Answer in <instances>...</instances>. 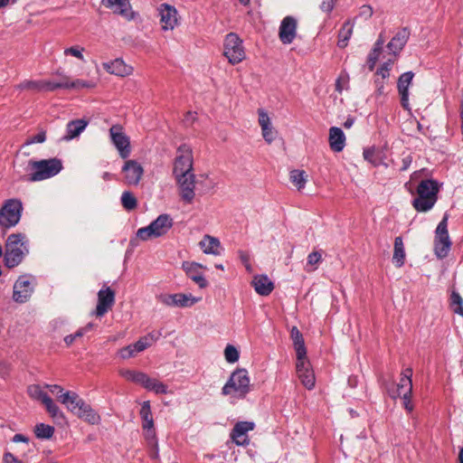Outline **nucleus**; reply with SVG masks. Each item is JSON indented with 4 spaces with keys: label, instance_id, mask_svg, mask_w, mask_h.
Masks as SVG:
<instances>
[{
    "label": "nucleus",
    "instance_id": "f257e3e1",
    "mask_svg": "<svg viewBox=\"0 0 463 463\" xmlns=\"http://www.w3.org/2000/svg\"><path fill=\"white\" fill-rule=\"evenodd\" d=\"M5 247V265L12 269L18 266L29 253V240L24 233H12L7 237Z\"/></svg>",
    "mask_w": 463,
    "mask_h": 463
},
{
    "label": "nucleus",
    "instance_id": "f03ea898",
    "mask_svg": "<svg viewBox=\"0 0 463 463\" xmlns=\"http://www.w3.org/2000/svg\"><path fill=\"white\" fill-rule=\"evenodd\" d=\"M28 168L33 173L24 176V180L38 182L58 175L62 169V163L56 157L39 161L29 160Z\"/></svg>",
    "mask_w": 463,
    "mask_h": 463
},
{
    "label": "nucleus",
    "instance_id": "7ed1b4c3",
    "mask_svg": "<svg viewBox=\"0 0 463 463\" xmlns=\"http://www.w3.org/2000/svg\"><path fill=\"white\" fill-rule=\"evenodd\" d=\"M439 186L437 182L422 180L417 187V197L412 201V206L418 212H428L438 200Z\"/></svg>",
    "mask_w": 463,
    "mask_h": 463
},
{
    "label": "nucleus",
    "instance_id": "20e7f679",
    "mask_svg": "<svg viewBox=\"0 0 463 463\" xmlns=\"http://www.w3.org/2000/svg\"><path fill=\"white\" fill-rule=\"evenodd\" d=\"M24 211L23 203L18 198L5 200L0 207V230L6 232L15 227L22 217Z\"/></svg>",
    "mask_w": 463,
    "mask_h": 463
},
{
    "label": "nucleus",
    "instance_id": "39448f33",
    "mask_svg": "<svg viewBox=\"0 0 463 463\" xmlns=\"http://www.w3.org/2000/svg\"><path fill=\"white\" fill-rule=\"evenodd\" d=\"M250 391V377L245 369L234 371L230 379L222 389L223 395H234L237 398H244Z\"/></svg>",
    "mask_w": 463,
    "mask_h": 463
},
{
    "label": "nucleus",
    "instance_id": "423d86ee",
    "mask_svg": "<svg viewBox=\"0 0 463 463\" xmlns=\"http://www.w3.org/2000/svg\"><path fill=\"white\" fill-rule=\"evenodd\" d=\"M173 223V219L169 214H160L148 226L138 229L137 236L142 241L163 236L172 228Z\"/></svg>",
    "mask_w": 463,
    "mask_h": 463
},
{
    "label": "nucleus",
    "instance_id": "0eeeda50",
    "mask_svg": "<svg viewBox=\"0 0 463 463\" xmlns=\"http://www.w3.org/2000/svg\"><path fill=\"white\" fill-rule=\"evenodd\" d=\"M448 214H445L435 231L434 251L439 259L448 256L452 244L448 231Z\"/></svg>",
    "mask_w": 463,
    "mask_h": 463
},
{
    "label": "nucleus",
    "instance_id": "6e6552de",
    "mask_svg": "<svg viewBox=\"0 0 463 463\" xmlns=\"http://www.w3.org/2000/svg\"><path fill=\"white\" fill-rule=\"evenodd\" d=\"M223 54L232 64H237L245 59V51L242 41L233 33L226 35L224 40Z\"/></svg>",
    "mask_w": 463,
    "mask_h": 463
},
{
    "label": "nucleus",
    "instance_id": "1a4fd4ad",
    "mask_svg": "<svg viewBox=\"0 0 463 463\" xmlns=\"http://www.w3.org/2000/svg\"><path fill=\"white\" fill-rule=\"evenodd\" d=\"M193 151L188 145H182L177 148L174 164V175H181L193 173Z\"/></svg>",
    "mask_w": 463,
    "mask_h": 463
},
{
    "label": "nucleus",
    "instance_id": "9d476101",
    "mask_svg": "<svg viewBox=\"0 0 463 463\" xmlns=\"http://www.w3.org/2000/svg\"><path fill=\"white\" fill-rule=\"evenodd\" d=\"M111 142L123 159H127L131 154L129 137L124 133L120 125H113L109 129Z\"/></svg>",
    "mask_w": 463,
    "mask_h": 463
},
{
    "label": "nucleus",
    "instance_id": "9b49d317",
    "mask_svg": "<svg viewBox=\"0 0 463 463\" xmlns=\"http://www.w3.org/2000/svg\"><path fill=\"white\" fill-rule=\"evenodd\" d=\"M179 195L181 199L188 204L193 203L195 197V175L194 173L187 175H175Z\"/></svg>",
    "mask_w": 463,
    "mask_h": 463
},
{
    "label": "nucleus",
    "instance_id": "f8f14e48",
    "mask_svg": "<svg viewBox=\"0 0 463 463\" xmlns=\"http://www.w3.org/2000/svg\"><path fill=\"white\" fill-rule=\"evenodd\" d=\"M158 300L168 307H188L201 301V298L194 297L192 294H165L158 297Z\"/></svg>",
    "mask_w": 463,
    "mask_h": 463
},
{
    "label": "nucleus",
    "instance_id": "ddd939ff",
    "mask_svg": "<svg viewBox=\"0 0 463 463\" xmlns=\"http://www.w3.org/2000/svg\"><path fill=\"white\" fill-rule=\"evenodd\" d=\"M123 181L128 185H137L144 175L143 166L134 159H128L122 166Z\"/></svg>",
    "mask_w": 463,
    "mask_h": 463
},
{
    "label": "nucleus",
    "instance_id": "4468645a",
    "mask_svg": "<svg viewBox=\"0 0 463 463\" xmlns=\"http://www.w3.org/2000/svg\"><path fill=\"white\" fill-rule=\"evenodd\" d=\"M296 371L302 384L308 390L313 389L316 378L307 355L301 357V359L297 358Z\"/></svg>",
    "mask_w": 463,
    "mask_h": 463
},
{
    "label": "nucleus",
    "instance_id": "2eb2a0df",
    "mask_svg": "<svg viewBox=\"0 0 463 463\" xmlns=\"http://www.w3.org/2000/svg\"><path fill=\"white\" fill-rule=\"evenodd\" d=\"M115 303V291L107 287L98 292V305L93 312L95 316L101 317L111 309Z\"/></svg>",
    "mask_w": 463,
    "mask_h": 463
},
{
    "label": "nucleus",
    "instance_id": "dca6fc26",
    "mask_svg": "<svg viewBox=\"0 0 463 463\" xmlns=\"http://www.w3.org/2000/svg\"><path fill=\"white\" fill-rule=\"evenodd\" d=\"M161 28L164 31L174 30L178 24L176 9L167 4H162L158 9Z\"/></svg>",
    "mask_w": 463,
    "mask_h": 463
},
{
    "label": "nucleus",
    "instance_id": "f3484780",
    "mask_svg": "<svg viewBox=\"0 0 463 463\" xmlns=\"http://www.w3.org/2000/svg\"><path fill=\"white\" fill-rule=\"evenodd\" d=\"M182 268L187 277L196 283L200 288H205L208 286L206 279L200 270L202 269H206L205 266L194 261H184Z\"/></svg>",
    "mask_w": 463,
    "mask_h": 463
},
{
    "label": "nucleus",
    "instance_id": "a211bd4d",
    "mask_svg": "<svg viewBox=\"0 0 463 463\" xmlns=\"http://www.w3.org/2000/svg\"><path fill=\"white\" fill-rule=\"evenodd\" d=\"M33 293L31 280L26 276H21L14 285L13 298L15 302H26Z\"/></svg>",
    "mask_w": 463,
    "mask_h": 463
},
{
    "label": "nucleus",
    "instance_id": "6ab92c4d",
    "mask_svg": "<svg viewBox=\"0 0 463 463\" xmlns=\"http://www.w3.org/2000/svg\"><path fill=\"white\" fill-rule=\"evenodd\" d=\"M253 429V422L240 421L234 425L231 432V439L238 446H246L249 444L248 432Z\"/></svg>",
    "mask_w": 463,
    "mask_h": 463
},
{
    "label": "nucleus",
    "instance_id": "aec40b11",
    "mask_svg": "<svg viewBox=\"0 0 463 463\" xmlns=\"http://www.w3.org/2000/svg\"><path fill=\"white\" fill-rule=\"evenodd\" d=\"M297 34V21L291 17H285L279 26V36L284 44L291 43Z\"/></svg>",
    "mask_w": 463,
    "mask_h": 463
},
{
    "label": "nucleus",
    "instance_id": "412c9836",
    "mask_svg": "<svg viewBox=\"0 0 463 463\" xmlns=\"http://www.w3.org/2000/svg\"><path fill=\"white\" fill-rule=\"evenodd\" d=\"M409 37L410 31L407 28H402L389 42V43L387 44V49L389 50L390 54L392 55V59H396L397 55L401 52V51L407 43Z\"/></svg>",
    "mask_w": 463,
    "mask_h": 463
},
{
    "label": "nucleus",
    "instance_id": "4be33fe9",
    "mask_svg": "<svg viewBox=\"0 0 463 463\" xmlns=\"http://www.w3.org/2000/svg\"><path fill=\"white\" fill-rule=\"evenodd\" d=\"M413 77V72H404L399 77L397 83L398 92L401 96V104L406 109H409V87L411 84Z\"/></svg>",
    "mask_w": 463,
    "mask_h": 463
},
{
    "label": "nucleus",
    "instance_id": "5701e85b",
    "mask_svg": "<svg viewBox=\"0 0 463 463\" xmlns=\"http://www.w3.org/2000/svg\"><path fill=\"white\" fill-rule=\"evenodd\" d=\"M258 114L262 137L268 144H271L276 137V131L272 128L270 118L263 109H259Z\"/></svg>",
    "mask_w": 463,
    "mask_h": 463
},
{
    "label": "nucleus",
    "instance_id": "b1692460",
    "mask_svg": "<svg viewBox=\"0 0 463 463\" xmlns=\"http://www.w3.org/2000/svg\"><path fill=\"white\" fill-rule=\"evenodd\" d=\"M103 68L110 74L125 77L132 73L133 68L127 65L121 59H116L109 62H104Z\"/></svg>",
    "mask_w": 463,
    "mask_h": 463
},
{
    "label": "nucleus",
    "instance_id": "393cba45",
    "mask_svg": "<svg viewBox=\"0 0 463 463\" xmlns=\"http://www.w3.org/2000/svg\"><path fill=\"white\" fill-rule=\"evenodd\" d=\"M201 250L205 254L219 256L222 253V248L219 239L205 234L199 242Z\"/></svg>",
    "mask_w": 463,
    "mask_h": 463
},
{
    "label": "nucleus",
    "instance_id": "a878e982",
    "mask_svg": "<svg viewBox=\"0 0 463 463\" xmlns=\"http://www.w3.org/2000/svg\"><path fill=\"white\" fill-rule=\"evenodd\" d=\"M251 284L255 291L261 296H268L274 289L273 282L266 275L255 276Z\"/></svg>",
    "mask_w": 463,
    "mask_h": 463
},
{
    "label": "nucleus",
    "instance_id": "bb28decb",
    "mask_svg": "<svg viewBox=\"0 0 463 463\" xmlns=\"http://www.w3.org/2000/svg\"><path fill=\"white\" fill-rule=\"evenodd\" d=\"M73 414L77 415L80 419L87 421L90 424H98L100 421V416L87 404L84 401L79 405L78 411Z\"/></svg>",
    "mask_w": 463,
    "mask_h": 463
},
{
    "label": "nucleus",
    "instance_id": "cd10ccee",
    "mask_svg": "<svg viewBox=\"0 0 463 463\" xmlns=\"http://www.w3.org/2000/svg\"><path fill=\"white\" fill-rule=\"evenodd\" d=\"M89 121L80 118L68 122L66 126V135L62 137L63 140L69 141L80 135V133L87 128Z\"/></svg>",
    "mask_w": 463,
    "mask_h": 463
},
{
    "label": "nucleus",
    "instance_id": "c85d7f7f",
    "mask_svg": "<svg viewBox=\"0 0 463 463\" xmlns=\"http://www.w3.org/2000/svg\"><path fill=\"white\" fill-rule=\"evenodd\" d=\"M329 145L335 152H341L345 146V136L343 130L337 127L329 129Z\"/></svg>",
    "mask_w": 463,
    "mask_h": 463
},
{
    "label": "nucleus",
    "instance_id": "c756f323",
    "mask_svg": "<svg viewBox=\"0 0 463 463\" xmlns=\"http://www.w3.org/2000/svg\"><path fill=\"white\" fill-rule=\"evenodd\" d=\"M59 399L61 402L72 413L78 411L79 405L83 402V400L74 392H65L60 395Z\"/></svg>",
    "mask_w": 463,
    "mask_h": 463
},
{
    "label": "nucleus",
    "instance_id": "7c9ffc66",
    "mask_svg": "<svg viewBox=\"0 0 463 463\" xmlns=\"http://www.w3.org/2000/svg\"><path fill=\"white\" fill-rule=\"evenodd\" d=\"M290 336L296 350L297 358L301 359V357L307 355V349L303 335L297 326H293L290 332Z\"/></svg>",
    "mask_w": 463,
    "mask_h": 463
},
{
    "label": "nucleus",
    "instance_id": "2f4dec72",
    "mask_svg": "<svg viewBox=\"0 0 463 463\" xmlns=\"http://www.w3.org/2000/svg\"><path fill=\"white\" fill-rule=\"evenodd\" d=\"M102 4L107 7H112L114 5H118L117 13L127 17L128 19H132L133 14L130 12V5L128 0H102Z\"/></svg>",
    "mask_w": 463,
    "mask_h": 463
},
{
    "label": "nucleus",
    "instance_id": "473e14b6",
    "mask_svg": "<svg viewBox=\"0 0 463 463\" xmlns=\"http://www.w3.org/2000/svg\"><path fill=\"white\" fill-rule=\"evenodd\" d=\"M143 387L148 391L154 392L156 394H165L169 392L166 384L157 379L151 378L148 374H146Z\"/></svg>",
    "mask_w": 463,
    "mask_h": 463
},
{
    "label": "nucleus",
    "instance_id": "72a5a7b5",
    "mask_svg": "<svg viewBox=\"0 0 463 463\" xmlns=\"http://www.w3.org/2000/svg\"><path fill=\"white\" fill-rule=\"evenodd\" d=\"M118 373L127 381L140 384L141 386H143L145 379H146V373L140 371L120 369Z\"/></svg>",
    "mask_w": 463,
    "mask_h": 463
},
{
    "label": "nucleus",
    "instance_id": "f704fd0d",
    "mask_svg": "<svg viewBox=\"0 0 463 463\" xmlns=\"http://www.w3.org/2000/svg\"><path fill=\"white\" fill-rule=\"evenodd\" d=\"M384 42L385 40L383 36V33H380L379 38L374 43L373 49L368 55V66L370 71H373L374 69V66L379 59Z\"/></svg>",
    "mask_w": 463,
    "mask_h": 463
},
{
    "label": "nucleus",
    "instance_id": "c9c22d12",
    "mask_svg": "<svg viewBox=\"0 0 463 463\" xmlns=\"http://www.w3.org/2000/svg\"><path fill=\"white\" fill-rule=\"evenodd\" d=\"M393 261L398 268H401L404 264L405 250L402 237H396L394 240V250H393Z\"/></svg>",
    "mask_w": 463,
    "mask_h": 463
},
{
    "label": "nucleus",
    "instance_id": "e433bc0d",
    "mask_svg": "<svg viewBox=\"0 0 463 463\" xmlns=\"http://www.w3.org/2000/svg\"><path fill=\"white\" fill-rule=\"evenodd\" d=\"M354 29V23L351 21H346L344 23L342 28L338 33V46L340 48H345L347 46L348 40L350 39Z\"/></svg>",
    "mask_w": 463,
    "mask_h": 463
},
{
    "label": "nucleus",
    "instance_id": "4c0bfd02",
    "mask_svg": "<svg viewBox=\"0 0 463 463\" xmlns=\"http://www.w3.org/2000/svg\"><path fill=\"white\" fill-rule=\"evenodd\" d=\"M160 336V333H149L141 337L133 345L137 353L143 352L151 346Z\"/></svg>",
    "mask_w": 463,
    "mask_h": 463
},
{
    "label": "nucleus",
    "instance_id": "58836bf2",
    "mask_svg": "<svg viewBox=\"0 0 463 463\" xmlns=\"http://www.w3.org/2000/svg\"><path fill=\"white\" fill-rule=\"evenodd\" d=\"M140 417L142 420V428L154 426V420L151 411L150 402L148 401L144 402L140 409Z\"/></svg>",
    "mask_w": 463,
    "mask_h": 463
},
{
    "label": "nucleus",
    "instance_id": "ea45409f",
    "mask_svg": "<svg viewBox=\"0 0 463 463\" xmlns=\"http://www.w3.org/2000/svg\"><path fill=\"white\" fill-rule=\"evenodd\" d=\"M291 183L298 188V191L305 187L307 183V175L303 170L295 169L289 174Z\"/></svg>",
    "mask_w": 463,
    "mask_h": 463
},
{
    "label": "nucleus",
    "instance_id": "a19ab883",
    "mask_svg": "<svg viewBox=\"0 0 463 463\" xmlns=\"http://www.w3.org/2000/svg\"><path fill=\"white\" fill-rule=\"evenodd\" d=\"M27 392L32 399L39 401L42 403H43L45 400L49 398L48 394L39 384H32L28 386Z\"/></svg>",
    "mask_w": 463,
    "mask_h": 463
},
{
    "label": "nucleus",
    "instance_id": "79ce46f5",
    "mask_svg": "<svg viewBox=\"0 0 463 463\" xmlns=\"http://www.w3.org/2000/svg\"><path fill=\"white\" fill-rule=\"evenodd\" d=\"M34 433L38 439H47L52 437L54 428L48 424L39 423L34 427Z\"/></svg>",
    "mask_w": 463,
    "mask_h": 463
},
{
    "label": "nucleus",
    "instance_id": "37998d69",
    "mask_svg": "<svg viewBox=\"0 0 463 463\" xmlns=\"http://www.w3.org/2000/svg\"><path fill=\"white\" fill-rule=\"evenodd\" d=\"M42 91H53L57 89H65V87H67V84L65 83V75H62L59 81L42 80Z\"/></svg>",
    "mask_w": 463,
    "mask_h": 463
},
{
    "label": "nucleus",
    "instance_id": "c03bdc74",
    "mask_svg": "<svg viewBox=\"0 0 463 463\" xmlns=\"http://www.w3.org/2000/svg\"><path fill=\"white\" fill-rule=\"evenodd\" d=\"M65 83L67 84V87H65V89L80 90L82 88L95 87V83H93V82L86 81V80H71L70 78L66 75H65Z\"/></svg>",
    "mask_w": 463,
    "mask_h": 463
},
{
    "label": "nucleus",
    "instance_id": "a18cd8bd",
    "mask_svg": "<svg viewBox=\"0 0 463 463\" xmlns=\"http://www.w3.org/2000/svg\"><path fill=\"white\" fill-rule=\"evenodd\" d=\"M121 203L123 207L128 211L134 210L137 205V202L134 194L128 191L122 194Z\"/></svg>",
    "mask_w": 463,
    "mask_h": 463
},
{
    "label": "nucleus",
    "instance_id": "49530a36",
    "mask_svg": "<svg viewBox=\"0 0 463 463\" xmlns=\"http://www.w3.org/2000/svg\"><path fill=\"white\" fill-rule=\"evenodd\" d=\"M43 404L45 406V409L51 417L54 419L63 418V413L50 397L46 399Z\"/></svg>",
    "mask_w": 463,
    "mask_h": 463
},
{
    "label": "nucleus",
    "instance_id": "de8ad7c7",
    "mask_svg": "<svg viewBox=\"0 0 463 463\" xmlns=\"http://www.w3.org/2000/svg\"><path fill=\"white\" fill-rule=\"evenodd\" d=\"M84 51H85L84 47L80 46V45H74V46H71L69 48L64 49L63 54H64V56L75 57L76 59L84 62L85 61V58L83 55Z\"/></svg>",
    "mask_w": 463,
    "mask_h": 463
},
{
    "label": "nucleus",
    "instance_id": "09e8293b",
    "mask_svg": "<svg viewBox=\"0 0 463 463\" xmlns=\"http://www.w3.org/2000/svg\"><path fill=\"white\" fill-rule=\"evenodd\" d=\"M395 59L389 58L388 61H385L382 65V67L376 71L375 78H380L387 80L390 77L391 67Z\"/></svg>",
    "mask_w": 463,
    "mask_h": 463
},
{
    "label": "nucleus",
    "instance_id": "8fccbe9b",
    "mask_svg": "<svg viewBox=\"0 0 463 463\" xmlns=\"http://www.w3.org/2000/svg\"><path fill=\"white\" fill-rule=\"evenodd\" d=\"M450 300L451 306H456V307H453L454 312L463 317V298L461 296L458 292L453 291L450 297Z\"/></svg>",
    "mask_w": 463,
    "mask_h": 463
},
{
    "label": "nucleus",
    "instance_id": "3c124183",
    "mask_svg": "<svg viewBox=\"0 0 463 463\" xmlns=\"http://www.w3.org/2000/svg\"><path fill=\"white\" fill-rule=\"evenodd\" d=\"M144 430V437L151 447H157L156 434L154 426L142 428Z\"/></svg>",
    "mask_w": 463,
    "mask_h": 463
},
{
    "label": "nucleus",
    "instance_id": "603ef678",
    "mask_svg": "<svg viewBox=\"0 0 463 463\" xmlns=\"http://www.w3.org/2000/svg\"><path fill=\"white\" fill-rule=\"evenodd\" d=\"M224 356L228 363L233 364L239 360L240 354L233 345H228L224 349Z\"/></svg>",
    "mask_w": 463,
    "mask_h": 463
},
{
    "label": "nucleus",
    "instance_id": "864d4df0",
    "mask_svg": "<svg viewBox=\"0 0 463 463\" xmlns=\"http://www.w3.org/2000/svg\"><path fill=\"white\" fill-rule=\"evenodd\" d=\"M46 140V131L40 130L36 135L29 137L25 142V146H30L35 143H43Z\"/></svg>",
    "mask_w": 463,
    "mask_h": 463
},
{
    "label": "nucleus",
    "instance_id": "5fc2aeb1",
    "mask_svg": "<svg viewBox=\"0 0 463 463\" xmlns=\"http://www.w3.org/2000/svg\"><path fill=\"white\" fill-rule=\"evenodd\" d=\"M411 395H412V389H410V388H408V390L401 395L402 398V401H403V406L408 412H411L414 408L412 402H411Z\"/></svg>",
    "mask_w": 463,
    "mask_h": 463
},
{
    "label": "nucleus",
    "instance_id": "6e6d98bb",
    "mask_svg": "<svg viewBox=\"0 0 463 463\" xmlns=\"http://www.w3.org/2000/svg\"><path fill=\"white\" fill-rule=\"evenodd\" d=\"M322 256L318 251H313L307 256V266H311L312 269H307L308 271L315 270L317 269L316 265H317L321 261Z\"/></svg>",
    "mask_w": 463,
    "mask_h": 463
},
{
    "label": "nucleus",
    "instance_id": "4d7b16f0",
    "mask_svg": "<svg viewBox=\"0 0 463 463\" xmlns=\"http://www.w3.org/2000/svg\"><path fill=\"white\" fill-rule=\"evenodd\" d=\"M136 354H137V352L136 351L133 345L125 346L118 351V355L122 359H129V358L135 356Z\"/></svg>",
    "mask_w": 463,
    "mask_h": 463
},
{
    "label": "nucleus",
    "instance_id": "13d9d810",
    "mask_svg": "<svg viewBox=\"0 0 463 463\" xmlns=\"http://www.w3.org/2000/svg\"><path fill=\"white\" fill-rule=\"evenodd\" d=\"M42 80H27L22 82L19 85V88L42 91Z\"/></svg>",
    "mask_w": 463,
    "mask_h": 463
},
{
    "label": "nucleus",
    "instance_id": "bf43d9fd",
    "mask_svg": "<svg viewBox=\"0 0 463 463\" xmlns=\"http://www.w3.org/2000/svg\"><path fill=\"white\" fill-rule=\"evenodd\" d=\"M374 84H375V93L378 96H382L385 94V84L386 80H383L380 78L374 79Z\"/></svg>",
    "mask_w": 463,
    "mask_h": 463
},
{
    "label": "nucleus",
    "instance_id": "052dcab7",
    "mask_svg": "<svg viewBox=\"0 0 463 463\" xmlns=\"http://www.w3.org/2000/svg\"><path fill=\"white\" fill-rule=\"evenodd\" d=\"M373 14V7L369 5H364L360 7L359 16L367 20L372 17Z\"/></svg>",
    "mask_w": 463,
    "mask_h": 463
},
{
    "label": "nucleus",
    "instance_id": "680f3d73",
    "mask_svg": "<svg viewBox=\"0 0 463 463\" xmlns=\"http://www.w3.org/2000/svg\"><path fill=\"white\" fill-rule=\"evenodd\" d=\"M348 83V76L346 74L342 73L335 82V90L338 92H342V90L346 87Z\"/></svg>",
    "mask_w": 463,
    "mask_h": 463
},
{
    "label": "nucleus",
    "instance_id": "e2e57ef3",
    "mask_svg": "<svg viewBox=\"0 0 463 463\" xmlns=\"http://www.w3.org/2000/svg\"><path fill=\"white\" fill-rule=\"evenodd\" d=\"M411 376H412V369L411 368H406L402 373V377H401V378H402V382H405L406 384L408 385V388H410V389H412Z\"/></svg>",
    "mask_w": 463,
    "mask_h": 463
},
{
    "label": "nucleus",
    "instance_id": "0e129e2a",
    "mask_svg": "<svg viewBox=\"0 0 463 463\" xmlns=\"http://www.w3.org/2000/svg\"><path fill=\"white\" fill-rule=\"evenodd\" d=\"M336 0H323V2L320 5V9L323 12L330 13L335 6Z\"/></svg>",
    "mask_w": 463,
    "mask_h": 463
},
{
    "label": "nucleus",
    "instance_id": "69168bd1",
    "mask_svg": "<svg viewBox=\"0 0 463 463\" xmlns=\"http://www.w3.org/2000/svg\"><path fill=\"white\" fill-rule=\"evenodd\" d=\"M80 337H82V332L79 331L78 329L75 334L66 335L64 337V342L67 345H71L76 339Z\"/></svg>",
    "mask_w": 463,
    "mask_h": 463
},
{
    "label": "nucleus",
    "instance_id": "338daca9",
    "mask_svg": "<svg viewBox=\"0 0 463 463\" xmlns=\"http://www.w3.org/2000/svg\"><path fill=\"white\" fill-rule=\"evenodd\" d=\"M364 157L365 160H367L368 162H370L373 165L377 164V161L375 159V153H374V150H373V149H365L364 151Z\"/></svg>",
    "mask_w": 463,
    "mask_h": 463
},
{
    "label": "nucleus",
    "instance_id": "774afa93",
    "mask_svg": "<svg viewBox=\"0 0 463 463\" xmlns=\"http://www.w3.org/2000/svg\"><path fill=\"white\" fill-rule=\"evenodd\" d=\"M3 460L5 463H23L22 460L15 458L11 452H5Z\"/></svg>",
    "mask_w": 463,
    "mask_h": 463
}]
</instances>
